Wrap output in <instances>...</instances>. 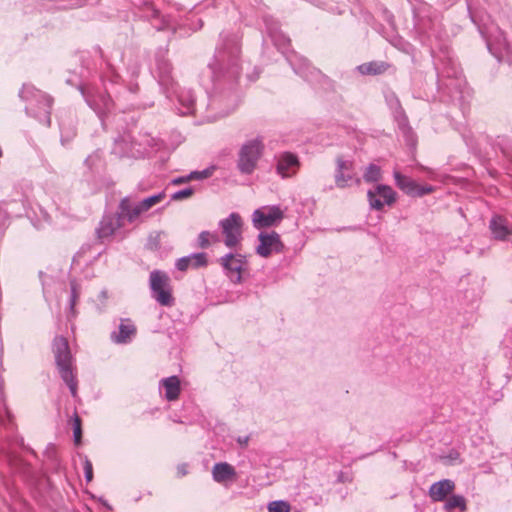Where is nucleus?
Masks as SVG:
<instances>
[{
	"label": "nucleus",
	"mask_w": 512,
	"mask_h": 512,
	"mask_svg": "<svg viewBox=\"0 0 512 512\" xmlns=\"http://www.w3.org/2000/svg\"><path fill=\"white\" fill-rule=\"evenodd\" d=\"M240 43L235 35H220V44L217 46L213 61L208 67L212 73V80L222 78L236 80L240 76L239 65Z\"/></svg>",
	"instance_id": "f257e3e1"
},
{
	"label": "nucleus",
	"mask_w": 512,
	"mask_h": 512,
	"mask_svg": "<svg viewBox=\"0 0 512 512\" xmlns=\"http://www.w3.org/2000/svg\"><path fill=\"white\" fill-rule=\"evenodd\" d=\"M52 351L60 377L67 384L71 395L76 397L78 382L74 372V359L67 339L63 336L55 337L52 343Z\"/></svg>",
	"instance_id": "f03ea898"
},
{
	"label": "nucleus",
	"mask_w": 512,
	"mask_h": 512,
	"mask_svg": "<svg viewBox=\"0 0 512 512\" xmlns=\"http://www.w3.org/2000/svg\"><path fill=\"white\" fill-rule=\"evenodd\" d=\"M263 150L264 145L260 138L249 140L242 145L237 161V168L241 174L250 175L254 172Z\"/></svg>",
	"instance_id": "7ed1b4c3"
},
{
	"label": "nucleus",
	"mask_w": 512,
	"mask_h": 512,
	"mask_svg": "<svg viewBox=\"0 0 512 512\" xmlns=\"http://www.w3.org/2000/svg\"><path fill=\"white\" fill-rule=\"evenodd\" d=\"M151 295L161 306L170 307L174 304L171 281L168 274L161 270H153L149 276Z\"/></svg>",
	"instance_id": "20e7f679"
},
{
	"label": "nucleus",
	"mask_w": 512,
	"mask_h": 512,
	"mask_svg": "<svg viewBox=\"0 0 512 512\" xmlns=\"http://www.w3.org/2000/svg\"><path fill=\"white\" fill-rule=\"evenodd\" d=\"M219 227L226 247L235 248L241 243L243 221L238 213L233 212L228 217L220 220Z\"/></svg>",
	"instance_id": "39448f33"
},
{
	"label": "nucleus",
	"mask_w": 512,
	"mask_h": 512,
	"mask_svg": "<svg viewBox=\"0 0 512 512\" xmlns=\"http://www.w3.org/2000/svg\"><path fill=\"white\" fill-rule=\"evenodd\" d=\"M224 274L234 284L242 281V273L247 270L248 262L245 255L240 253H227L219 258Z\"/></svg>",
	"instance_id": "423d86ee"
},
{
	"label": "nucleus",
	"mask_w": 512,
	"mask_h": 512,
	"mask_svg": "<svg viewBox=\"0 0 512 512\" xmlns=\"http://www.w3.org/2000/svg\"><path fill=\"white\" fill-rule=\"evenodd\" d=\"M80 92L87 105L99 116V118L103 119L106 113L111 111L113 101L108 94L82 86L80 87Z\"/></svg>",
	"instance_id": "0eeeda50"
},
{
	"label": "nucleus",
	"mask_w": 512,
	"mask_h": 512,
	"mask_svg": "<svg viewBox=\"0 0 512 512\" xmlns=\"http://www.w3.org/2000/svg\"><path fill=\"white\" fill-rule=\"evenodd\" d=\"M371 209L380 211L385 205L392 206L397 200V193L389 185L377 184L374 189L367 192Z\"/></svg>",
	"instance_id": "6e6552de"
},
{
	"label": "nucleus",
	"mask_w": 512,
	"mask_h": 512,
	"mask_svg": "<svg viewBox=\"0 0 512 512\" xmlns=\"http://www.w3.org/2000/svg\"><path fill=\"white\" fill-rule=\"evenodd\" d=\"M283 218L284 212L278 205L260 207L252 214L253 225L258 229L272 227L281 222Z\"/></svg>",
	"instance_id": "1a4fd4ad"
},
{
	"label": "nucleus",
	"mask_w": 512,
	"mask_h": 512,
	"mask_svg": "<svg viewBox=\"0 0 512 512\" xmlns=\"http://www.w3.org/2000/svg\"><path fill=\"white\" fill-rule=\"evenodd\" d=\"M259 244L256 247V253L264 258L269 257L272 253L283 252L284 245L280 236L276 232L264 233L258 235Z\"/></svg>",
	"instance_id": "9d476101"
},
{
	"label": "nucleus",
	"mask_w": 512,
	"mask_h": 512,
	"mask_svg": "<svg viewBox=\"0 0 512 512\" xmlns=\"http://www.w3.org/2000/svg\"><path fill=\"white\" fill-rule=\"evenodd\" d=\"M118 210L120 219H124L129 224L138 222L140 217L147 212L142 207L141 201L134 203L130 197H124L120 200Z\"/></svg>",
	"instance_id": "9b49d317"
},
{
	"label": "nucleus",
	"mask_w": 512,
	"mask_h": 512,
	"mask_svg": "<svg viewBox=\"0 0 512 512\" xmlns=\"http://www.w3.org/2000/svg\"><path fill=\"white\" fill-rule=\"evenodd\" d=\"M124 223V219H120L119 217V210L116 215H104L96 229L98 239L101 240V242L109 239L118 229L124 226Z\"/></svg>",
	"instance_id": "f8f14e48"
},
{
	"label": "nucleus",
	"mask_w": 512,
	"mask_h": 512,
	"mask_svg": "<svg viewBox=\"0 0 512 512\" xmlns=\"http://www.w3.org/2000/svg\"><path fill=\"white\" fill-rule=\"evenodd\" d=\"M299 165V159L295 154L284 152L277 157L276 172L282 178L291 177L296 174Z\"/></svg>",
	"instance_id": "ddd939ff"
},
{
	"label": "nucleus",
	"mask_w": 512,
	"mask_h": 512,
	"mask_svg": "<svg viewBox=\"0 0 512 512\" xmlns=\"http://www.w3.org/2000/svg\"><path fill=\"white\" fill-rule=\"evenodd\" d=\"M136 332L137 329L132 320L121 319L118 329L111 333L110 339L115 344H127L132 341Z\"/></svg>",
	"instance_id": "4468645a"
},
{
	"label": "nucleus",
	"mask_w": 512,
	"mask_h": 512,
	"mask_svg": "<svg viewBox=\"0 0 512 512\" xmlns=\"http://www.w3.org/2000/svg\"><path fill=\"white\" fill-rule=\"evenodd\" d=\"M207 265V254L204 252L192 253L190 255L181 257L175 263V267L182 272H185L190 268L198 269L200 267H205Z\"/></svg>",
	"instance_id": "2eb2a0df"
},
{
	"label": "nucleus",
	"mask_w": 512,
	"mask_h": 512,
	"mask_svg": "<svg viewBox=\"0 0 512 512\" xmlns=\"http://www.w3.org/2000/svg\"><path fill=\"white\" fill-rule=\"evenodd\" d=\"M455 489L454 481L443 479L433 483L428 491L429 497L433 502L446 500L447 496Z\"/></svg>",
	"instance_id": "dca6fc26"
},
{
	"label": "nucleus",
	"mask_w": 512,
	"mask_h": 512,
	"mask_svg": "<svg viewBox=\"0 0 512 512\" xmlns=\"http://www.w3.org/2000/svg\"><path fill=\"white\" fill-rule=\"evenodd\" d=\"M156 72L159 84L163 86L167 91L175 92L174 80L172 77V66L170 62L164 58L158 59L156 64Z\"/></svg>",
	"instance_id": "f3484780"
},
{
	"label": "nucleus",
	"mask_w": 512,
	"mask_h": 512,
	"mask_svg": "<svg viewBox=\"0 0 512 512\" xmlns=\"http://www.w3.org/2000/svg\"><path fill=\"white\" fill-rule=\"evenodd\" d=\"M19 97L24 101L39 99L47 109H50L52 106V99L49 95L41 92L40 90L36 89L34 86L29 84H24L22 86L19 92Z\"/></svg>",
	"instance_id": "a211bd4d"
},
{
	"label": "nucleus",
	"mask_w": 512,
	"mask_h": 512,
	"mask_svg": "<svg viewBox=\"0 0 512 512\" xmlns=\"http://www.w3.org/2000/svg\"><path fill=\"white\" fill-rule=\"evenodd\" d=\"M212 477L215 482L223 483L236 477L235 468L227 462L216 463L212 468Z\"/></svg>",
	"instance_id": "6ab92c4d"
},
{
	"label": "nucleus",
	"mask_w": 512,
	"mask_h": 512,
	"mask_svg": "<svg viewBox=\"0 0 512 512\" xmlns=\"http://www.w3.org/2000/svg\"><path fill=\"white\" fill-rule=\"evenodd\" d=\"M160 387L165 390V399L168 401H175L180 395V380L177 376H170L160 381Z\"/></svg>",
	"instance_id": "aec40b11"
},
{
	"label": "nucleus",
	"mask_w": 512,
	"mask_h": 512,
	"mask_svg": "<svg viewBox=\"0 0 512 512\" xmlns=\"http://www.w3.org/2000/svg\"><path fill=\"white\" fill-rule=\"evenodd\" d=\"M489 228L494 236L498 240H504L512 230L508 227L507 221L501 216H493L490 220Z\"/></svg>",
	"instance_id": "412c9836"
},
{
	"label": "nucleus",
	"mask_w": 512,
	"mask_h": 512,
	"mask_svg": "<svg viewBox=\"0 0 512 512\" xmlns=\"http://www.w3.org/2000/svg\"><path fill=\"white\" fill-rule=\"evenodd\" d=\"M389 64L384 61H370L357 67L362 75H380L387 71Z\"/></svg>",
	"instance_id": "4be33fe9"
},
{
	"label": "nucleus",
	"mask_w": 512,
	"mask_h": 512,
	"mask_svg": "<svg viewBox=\"0 0 512 512\" xmlns=\"http://www.w3.org/2000/svg\"><path fill=\"white\" fill-rule=\"evenodd\" d=\"M393 177L395 180V184L399 189H401L406 194L413 196V193L417 188V184L412 179L401 174L399 171H394Z\"/></svg>",
	"instance_id": "5701e85b"
},
{
	"label": "nucleus",
	"mask_w": 512,
	"mask_h": 512,
	"mask_svg": "<svg viewBox=\"0 0 512 512\" xmlns=\"http://www.w3.org/2000/svg\"><path fill=\"white\" fill-rule=\"evenodd\" d=\"M392 96H393V98L395 100V104H396V110H394V112H393L394 113L395 121L397 122L398 127L402 131L405 132L406 130L410 129L409 122H408V117L405 114V111L402 108L398 97L396 95H392Z\"/></svg>",
	"instance_id": "b1692460"
},
{
	"label": "nucleus",
	"mask_w": 512,
	"mask_h": 512,
	"mask_svg": "<svg viewBox=\"0 0 512 512\" xmlns=\"http://www.w3.org/2000/svg\"><path fill=\"white\" fill-rule=\"evenodd\" d=\"M335 185L340 189H344L349 186L350 181H354L356 185L361 183L360 178L355 177L353 173L335 171L334 175Z\"/></svg>",
	"instance_id": "393cba45"
},
{
	"label": "nucleus",
	"mask_w": 512,
	"mask_h": 512,
	"mask_svg": "<svg viewBox=\"0 0 512 512\" xmlns=\"http://www.w3.org/2000/svg\"><path fill=\"white\" fill-rule=\"evenodd\" d=\"M220 242V237L216 232L202 231L198 236V245L200 248H207L211 244Z\"/></svg>",
	"instance_id": "a878e982"
},
{
	"label": "nucleus",
	"mask_w": 512,
	"mask_h": 512,
	"mask_svg": "<svg viewBox=\"0 0 512 512\" xmlns=\"http://www.w3.org/2000/svg\"><path fill=\"white\" fill-rule=\"evenodd\" d=\"M381 178V168L376 164H369L363 174L364 181L367 183L378 182Z\"/></svg>",
	"instance_id": "bb28decb"
},
{
	"label": "nucleus",
	"mask_w": 512,
	"mask_h": 512,
	"mask_svg": "<svg viewBox=\"0 0 512 512\" xmlns=\"http://www.w3.org/2000/svg\"><path fill=\"white\" fill-rule=\"evenodd\" d=\"M444 508L447 511H452L455 508H459L461 511H465L466 500L462 495H452L446 500Z\"/></svg>",
	"instance_id": "cd10ccee"
},
{
	"label": "nucleus",
	"mask_w": 512,
	"mask_h": 512,
	"mask_svg": "<svg viewBox=\"0 0 512 512\" xmlns=\"http://www.w3.org/2000/svg\"><path fill=\"white\" fill-rule=\"evenodd\" d=\"M178 100L179 103L185 108V110L182 112L183 114H188L193 111L195 105V97L190 91L182 92L179 94Z\"/></svg>",
	"instance_id": "c85d7f7f"
},
{
	"label": "nucleus",
	"mask_w": 512,
	"mask_h": 512,
	"mask_svg": "<svg viewBox=\"0 0 512 512\" xmlns=\"http://www.w3.org/2000/svg\"><path fill=\"white\" fill-rule=\"evenodd\" d=\"M164 198H165V193L164 192H159L158 194L149 196V197L141 200L142 207L146 211H148L153 206H155L156 204L160 203Z\"/></svg>",
	"instance_id": "c756f323"
},
{
	"label": "nucleus",
	"mask_w": 512,
	"mask_h": 512,
	"mask_svg": "<svg viewBox=\"0 0 512 512\" xmlns=\"http://www.w3.org/2000/svg\"><path fill=\"white\" fill-rule=\"evenodd\" d=\"M291 505L284 500L272 501L268 504L269 512H290Z\"/></svg>",
	"instance_id": "7c9ffc66"
},
{
	"label": "nucleus",
	"mask_w": 512,
	"mask_h": 512,
	"mask_svg": "<svg viewBox=\"0 0 512 512\" xmlns=\"http://www.w3.org/2000/svg\"><path fill=\"white\" fill-rule=\"evenodd\" d=\"M80 296V287L75 279L70 280V309L73 311Z\"/></svg>",
	"instance_id": "2f4dec72"
},
{
	"label": "nucleus",
	"mask_w": 512,
	"mask_h": 512,
	"mask_svg": "<svg viewBox=\"0 0 512 512\" xmlns=\"http://www.w3.org/2000/svg\"><path fill=\"white\" fill-rule=\"evenodd\" d=\"M214 167H209L201 171H192L187 175V179L190 180H203L212 176Z\"/></svg>",
	"instance_id": "473e14b6"
},
{
	"label": "nucleus",
	"mask_w": 512,
	"mask_h": 512,
	"mask_svg": "<svg viewBox=\"0 0 512 512\" xmlns=\"http://www.w3.org/2000/svg\"><path fill=\"white\" fill-rule=\"evenodd\" d=\"M353 168L354 165L352 161L345 160L341 157L337 158L335 171L353 173Z\"/></svg>",
	"instance_id": "72a5a7b5"
},
{
	"label": "nucleus",
	"mask_w": 512,
	"mask_h": 512,
	"mask_svg": "<svg viewBox=\"0 0 512 512\" xmlns=\"http://www.w3.org/2000/svg\"><path fill=\"white\" fill-rule=\"evenodd\" d=\"M192 194H193V189L189 187V188H185V189L176 191L171 196V198H172V200H182V199L190 197Z\"/></svg>",
	"instance_id": "f704fd0d"
},
{
	"label": "nucleus",
	"mask_w": 512,
	"mask_h": 512,
	"mask_svg": "<svg viewBox=\"0 0 512 512\" xmlns=\"http://www.w3.org/2000/svg\"><path fill=\"white\" fill-rule=\"evenodd\" d=\"M84 475L87 482H90L93 478V467L91 461L85 457L84 459Z\"/></svg>",
	"instance_id": "c9c22d12"
},
{
	"label": "nucleus",
	"mask_w": 512,
	"mask_h": 512,
	"mask_svg": "<svg viewBox=\"0 0 512 512\" xmlns=\"http://www.w3.org/2000/svg\"><path fill=\"white\" fill-rule=\"evenodd\" d=\"M434 188L430 185H426V186H419L417 185V188L415 189V192L413 193V196H424V195H427L431 192H433Z\"/></svg>",
	"instance_id": "e433bc0d"
},
{
	"label": "nucleus",
	"mask_w": 512,
	"mask_h": 512,
	"mask_svg": "<svg viewBox=\"0 0 512 512\" xmlns=\"http://www.w3.org/2000/svg\"><path fill=\"white\" fill-rule=\"evenodd\" d=\"M80 439H81V425H80V420L77 417L75 419V424H74V440L76 443H79Z\"/></svg>",
	"instance_id": "4c0bfd02"
},
{
	"label": "nucleus",
	"mask_w": 512,
	"mask_h": 512,
	"mask_svg": "<svg viewBox=\"0 0 512 512\" xmlns=\"http://www.w3.org/2000/svg\"><path fill=\"white\" fill-rule=\"evenodd\" d=\"M498 46H499V49H501V50L509 49V44L506 41L505 37L503 36L502 31H499Z\"/></svg>",
	"instance_id": "58836bf2"
},
{
	"label": "nucleus",
	"mask_w": 512,
	"mask_h": 512,
	"mask_svg": "<svg viewBox=\"0 0 512 512\" xmlns=\"http://www.w3.org/2000/svg\"><path fill=\"white\" fill-rule=\"evenodd\" d=\"M177 474L178 476L182 477L187 474V465L186 464H180L177 467Z\"/></svg>",
	"instance_id": "ea45409f"
},
{
	"label": "nucleus",
	"mask_w": 512,
	"mask_h": 512,
	"mask_svg": "<svg viewBox=\"0 0 512 512\" xmlns=\"http://www.w3.org/2000/svg\"><path fill=\"white\" fill-rule=\"evenodd\" d=\"M392 95H395L394 93H390L387 97H386V100L388 102V104L390 105V107L394 110H396V104H395V100L393 98Z\"/></svg>",
	"instance_id": "a19ab883"
},
{
	"label": "nucleus",
	"mask_w": 512,
	"mask_h": 512,
	"mask_svg": "<svg viewBox=\"0 0 512 512\" xmlns=\"http://www.w3.org/2000/svg\"><path fill=\"white\" fill-rule=\"evenodd\" d=\"M190 179H187V176H182V177H178L176 179H174L172 181L173 184H181V183H184L186 181H189Z\"/></svg>",
	"instance_id": "79ce46f5"
},
{
	"label": "nucleus",
	"mask_w": 512,
	"mask_h": 512,
	"mask_svg": "<svg viewBox=\"0 0 512 512\" xmlns=\"http://www.w3.org/2000/svg\"><path fill=\"white\" fill-rule=\"evenodd\" d=\"M487 46L488 48L491 50V47H492V42L490 39H487Z\"/></svg>",
	"instance_id": "37998d69"
},
{
	"label": "nucleus",
	"mask_w": 512,
	"mask_h": 512,
	"mask_svg": "<svg viewBox=\"0 0 512 512\" xmlns=\"http://www.w3.org/2000/svg\"><path fill=\"white\" fill-rule=\"evenodd\" d=\"M46 113H47V117L49 118L50 111L46 110Z\"/></svg>",
	"instance_id": "c03bdc74"
}]
</instances>
